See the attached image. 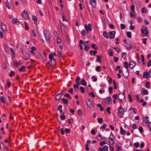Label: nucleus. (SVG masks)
<instances>
[{
    "instance_id": "e2e57ef3",
    "label": "nucleus",
    "mask_w": 151,
    "mask_h": 151,
    "mask_svg": "<svg viewBox=\"0 0 151 151\" xmlns=\"http://www.w3.org/2000/svg\"><path fill=\"white\" fill-rule=\"evenodd\" d=\"M52 61V63L53 66V65H55L56 64V60L55 59H52L51 60Z\"/></svg>"
},
{
    "instance_id": "e433bc0d",
    "label": "nucleus",
    "mask_w": 151,
    "mask_h": 151,
    "mask_svg": "<svg viewBox=\"0 0 151 151\" xmlns=\"http://www.w3.org/2000/svg\"><path fill=\"white\" fill-rule=\"evenodd\" d=\"M134 7L135 6L134 5H132L131 7V9L132 13H133L135 12Z\"/></svg>"
},
{
    "instance_id": "423d86ee",
    "label": "nucleus",
    "mask_w": 151,
    "mask_h": 151,
    "mask_svg": "<svg viewBox=\"0 0 151 151\" xmlns=\"http://www.w3.org/2000/svg\"><path fill=\"white\" fill-rule=\"evenodd\" d=\"M141 32L142 34L147 35L148 34V30L146 27L143 26L141 29Z\"/></svg>"
},
{
    "instance_id": "72a5a7b5",
    "label": "nucleus",
    "mask_w": 151,
    "mask_h": 151,
    "mask_svg": "<svg viewBox=\"0 0 151 151\" xmlns=\"http://www.w3.org/2000/svg\"><path fill=\"white\" fill-rule=\"evenodd\" d=\"M73 86L76 91L77 92L79 91V87L78 85H73Z\"/></svg>"
},
{
    "instance_id": "7ed1b4c3",
    "label": "nucleus",
    "mask_w": 151,
    "mask_h": 151,
    "mask_svg": "<svg viewBox=\"0 0 151 151\" xmlns=\"http://www.w3.org/2000/svg\"><path fill=\"white\" fill-rule=\"evenodd\" d=\"M124 109L123 108L122 106H121L118 110V116L121 118L122 117L124 114Z\"/></svg>"
},
{
    "instance_id": "09e8293b",
    "label": "nucleus",
    "mask_w": 151,
    "mask_h": 151,
    "mask_svg": "<svg viewBox=\"0 0 151 151\" xmlns=\"http://www.w3.org/2000/svg\"><path fill=\"white\" fill-rule=\"evenodd\" d=\"M108 146L107 145H105L104 147H103V150H104V151H108Z\"/></svg>"
},
{
    "instance_id": "f257e3e1",
    "label": "nucleus",
    "mask_w": 151,
    "mask_h": 151,
    "mask_svg": "<svg viewBox=\"0 0 151 151\" xmlns=\"http://www.w3.org/2000/svg\"><path fill=\"white\" fill-rule=\"evenodd\" d=\"M43 32L46 40L47 42H49L50 40V36L49 32L45 30H44Z\"/></svg>"
},
{
    "instance_id": "9b49d317",
    "label": "nucleus",
    "mask_w": 151,
    "mask_h": 151,
    "mask_svg": "<svg viewBox=\"0 0 151 151\" xmlns=\"http://www.w3.org/2000/svg\"><path fill=\"white\" fill-rule=\"evenodd\" d=\"M30 56V54L27 52H25L24 55V58L25 60H27L29 59Z\"/></svg>"
},
{
    "instance_id": "de8ad7c7",
    "label": "nucleus",
    "mask_w": 151,
    "mask_h": 151,
    "mask_svg": "<svg viewBox=\"0 0 151 151\" xmlns=\"http://www.w3.org/2000/svg\"><path fill=\"white\" fill-rule=\"evenodd\" d=\"M78 113L79 116H81L82 114V112L81 109H79L78 111Z\"/></svg>"
},
{
    "instance_id": "4c0bfd02",
    "label": "nucleus",
    "mask_w": 151,
    "mask_h": 151,
    "mask_svg": "<svg viewBox=\"0 0 151 151\" xmlns=\"http://www.w3.org/2000/svg\"><path fill=\"white\" fill-rule=\"evenodd\" d=\"M126 34H127V37L128 38H131V36H132L131 33L130 32H127Z\"/></svg>"
},
{
    "instance_id": "bb28decb",
    "label": "nucleus",
    "mask_w": 151,
    "mask_h": 151,
    "mask_svg": "<svg viewBox=\"0 0 151 151\" xmlns=\"http://www.w3.org/2000/svg\"><path fill=\"white\" fill-rule=\"evenodd\" d=\"M62 101L63 103L66 104H67L68 103V101L66 99L63 98L62 99Z\"/></svg>"
},
{
    "instance_id": "6e6d98bb",
    "label": "nucleus",
    "mask_w": 151,
    "mask_h": 151,
    "mask_svg": "<svg viewBox=\"0 0 151 151\" xmlns=\"http://www.w3.org/2000/svg\"><path fill=\"white\" fill-rule=\"evenodd\" d=\"M113 89V88L112 87H109V93H113V91H112Z\"/></svg>"
},
{
    "instance_id": "393cba45",
    "label": "nucleus",
    "mask_w": 151,
    "mask_h": 151,
    "mask_svg": "<svg viewBox=\"0 0 151 151\" xmlns=\"http://www.w3.org/2000/svg\"><path fill=\"white\" fill-rule=\"evenodd\" d=\"M12 22L14 24L16 23L17 24H18L19 23V21L17 19H12Z\"/></svg>"
},
{
    "instance_id": "6e6552de",
    "label": "nucleus",
    "mask_w": 151,
    "mask_h": 151,
    "mask_svg": "<svg viewBox=\"0 0 151 151\" xmlns=\"http://www.w3.org/2000/svg\"><path fill=\"white\" fill-rule=\"evenodd\" d=\"M125 46L128 50H131L132 48V46L130 42H128Z\"/></svg>"
},
{
    "instance_id": "0eeeda50",
    "label": "nucleus",
    "mask_w": 151,
    "mask_h": 151,
    "mask_svg": "<svg viewBox=\"0 0 151 151\" xmlns=\"http://www.w3.org/2000/svg\"><path fill=\"white\" fill-rule=\"evenodd\" d=\"M90 3L93 8L96 7V0H89Z\"/></svg>"
},
{
    "instance_id": "680f3d73",
    "label": "nucleus",
    "mask_w": 151,
    "mask_h": 151,
    "mask_svg": "<svg viewBox=\"0 0 151 151\" xmlns=\"http://www.w3.org/2000/svg\"><path fill=\"white\" fill-rule=\"evenodd\" d=\"M129 28L130 30L134 31L135 29L134 26L131 25L129 27Z\"/></svg>"
},
{
    "instance_id": "774afa93",
    "label": "nucleus",
    "mask_w": 151,
    "mask_h": 151,
    "mask_svg": "<svg viewBox=\"0 0 151 151\" xmlns=\"http://www.w3.org/2000/svg\"><path fill=\"white\" fill-rule=\"evenodd\" d=\"M147 65L148 67H149L151 65V60H149V61L148 62Z\"/></svg>"
},
{
    "instance_id": "49530a36",
    "label": "nucleus",
    "mask_w": 151,
    "mask_h": 151,
    "mask_svg": "<svg viewBox=\"0 0 151 151\" xmlns=\"http://www.w3.org/2000/svg\"><path fill=\"white\" fill-rule=\"evenodd\" d=\"M128 97L129 99V101L130 102H132V96L131 94H129L128 95Z\"/></svg>"
},
{
    "instance_id": "3c124183",
    "label": "nucleus",
    "mask_w": 151,
    "mask_h": 151,
    "mask_svg": "<svg viewBox=\"0 0 151 151\" xmlns=\"http://www.w3.org/2000/svg\"><path fill=\"white\" fill-rule=\"evenodd\" d=\"M80 89L81 90L82 93H84L85 92L84 88L82 86L80 87Z\"/></svg>"
},
{
    "instance_id": "f3484780",
    "label": "nucleus",
    "mask_w": 151,
    "mask_h": 151,
    "mask_svg": "<svg viewBox=\"0 0 151 151\" xmlns=\"http://www.w3.org/2000/svg\"><path fill=\"white\" fill-rule=\"evenodd\" d=\"M126 133V131L123 129L122 127H120V133L124 135Z\"/></svg>"
},
{
    "instance_id": "20e7f679",
    "label": "nucleus",
    "mask_w": 151,
    "mask_h": 151,
    "mask_svg": "<svg viewBox=\"0 0 151 151\" xmlns=\"http://www.w3.org/2000/svg\"><path fill=\"white\" fill-rule=\"evenodd\" d=\"M116 33V32L115 31L110 32H109V39H114L115 37Z\"/></svg>"
},
{
    "instance_id": "9d476101",
    "label": "nucleus",
    "mask_w": 151,
    "mask_h": 151,
    "mask_svg": "<svg viewBox=\"0 0 151 151\" xmlns=\"http://www.w3.org/2000/svg\"><path fill=\"white\" fill-rule=\"evenodd\" d=\"M129 65L130 68L133 69L135 66L136 63L134 61H131L129 63Z\"/></svg>"
},
{
    "instance_id": "79ce46f5",
    "label": "nucleus",
    "mask_w": 151,
    "mask_h": 151,
    "mask_svg": "<svg viewBox=\"0 0 151 151\" xmlns=\"http://www.w3.org/2000/svg\"><path fill=\"white\" fill-rule=\"evenodd\" d=\"M91 47L93 49H98V47H96V45L94 44H92L91 45Z\"/></svg>"
},
{
    "instance_id": "864d4df0",
    "label": "nucleus",
    "mask_w": 151,
    "mask_h": 151,
    "mask_svg": "<svg viewBox=\"0 0 151 151\" xmlns=\"http://www.w3.org/2000/svg\"><path fill=\"white\" fill-rule=\"evenodd\" d=\"M60 28L61 29L62 31H65V27L63 24L60 25Z\"/></svg>"
},
{
    "instance_id": "c85d7f7f",
    "label": "nucleus",
    "mask_w": 151,
    "mask_h": 151,
    "mask_svg": "<svg viewBox=\"0 0 151 151\" xmlns=\"http://www.w3.org/2000/svg\"><path fill=\"white\" fill-rule=\"evenodd\" d=\"M87 105L88 107L91 108L93 106V103L92 102H90L89 103H87Z\"/></svg>"
},
{
    "instance_id": "412c9836",
    "label": "nucleus",
    "mask_w": 151,
    "mask_h": 151,
    "mask_svg": "<svg viewBox=\"0 0 151 151\" xmlns=\"http://www.w3.org/2000/svg\"><path fill=\"white\" fill-rule=\"evenodd\" d=\"M97 53V51L96 50H91L90 51V54L91 55H92L93 54L94 55H95Z\"/></svg>"
},
{
    "instance_id": "2eb2a0df",
    "label": "nucleus",
    "mask_w": 151,
    "mask_h": 151,
    "mask_svg": "<svg viewBox=\"0 0 151 151\" xmlns=\"http://www.w3.org/2000/svg\"><path fill=\"white\" fill-rule=\"evenodd\" d=\"M106 100H107V104L110 105L112 103V101L111 100V97L110 96H108L106 98Z\"/></svg>"
},
{
    "instance_id": "c756f323",
    "label": "nucleus",
    "mask_w": 151,
    "mask_h": 151,
    "mask_svg": "<svg viewBox=\"0 0 151 151\" xmlns=\"http://www.w3.org/2000/svg\"><path fill=\"white\" fill-rule=\"evenodd\" d=\"M0 100L3 104L6 103L5 99L3 96H1L0 97Z\"/></svg>"
},
{
    "instance_id": "f8f14e48",
    "label": "nucleus",
    "mask_w": 151,
    "mask_h": 151,
    "mask_svg": "<svg viewBox=\"0 0 151 151\" xmlns=\"http://www.w3.org/2000/svg\"><path fill=\"white\" fill-rule=\"evenodd\" d=\"M149 76H150V74L147 71H145L144 73L143 76V78H147Z\"/></svg>"
},
{
    "instance_id": "a211bd4d",
    "label": "nucleus",
    "mask_w": 151,
    "mask_h": 151,
    "mask_svg": "<svg viewBox=\"0 0 151 151\" xmlns=\"http://www.w3.org/2000/svg\"><path fill=\"white\" fill-rule=\"evenodd\" d=\"M1 29L4 32H6L7 29L6 25L4 24H2L1 25Z\"/></svg>"
},
{
    "instance_id": "aec40b11",
    "label": "nucleus",
    "mask_w": 151,
    "mask_h": 151,
    "mask_svg": "<svg viewBox=\"0 0 151 151\" xmlns=\"http://www.w3.org/2000/svg\"><path fill=\"white\" fill-rule=\"evenodd\" d=\"M96 57L97 58V59H96V61L99 62H101V56H99L98 55H96Z\"/></svg>"
},
{
    "instance_id": "ddd939ff",
    "label": "nucleus",
    "mask_w": 151,
    "mask_h": 151,
    "mask_svg": "<svg viewBox=\"0 0 151 151\" xmlns=\"http://www.w3.org/2000/svg\"><path fill=\"white\" fill-rule=\"evenodd\" d=\"M141 93L142 95H147L148 94V92L147 90L144 89L141 91Z\"/></svg>"
},
{
    "instance_id": "2f4dec72",
    "label": "nucleus",
    "mask_w": 151,
    "mask_h": 151,
    "mask_svg": "<svg viewBox=\"0 0 151 151\" xmlns=\"http://www.w3.org/2000/svg\"><path fill=\"white\" fill-rule=\"evenodd\" d=\"M15 74V73L14 71L11 70L10 71V73L9 75V76L10 77H12L13 76H14Z\"/></svg>"
},
{
    "instance_id": "a878e982",
    "label": "nucleus",
    "mask_w": 151,
    "mask_h": 151,
    "mask_svg": "<svg viewBox=\"0 0 151 151\" xmlns=\"http://www.w3.org/2000/svg\"><path fill=\"white\" fill-rule=\"evenodd\" d=\"M64 114V113H63L61 114L60 116V119L62 120H64L66 118V116Z\"/></svg>"
},
{
    "instance_id": "603ef678",
    "label": "nucleus",
    "mask_w": 151,
    "mask_h": 151,
    "mask_svg": "<svg viewBox=\"0 0 151 151\" xmlns=\"http://www.w3.org/2000/svg\"><path fill=\"white\" fill-rule=\"evenodd\" d=\"M81 34L83 35L85 37L86 36V32L85 30L83 29L82 30L81 32Z\"/></svg>"
},
{
    "instance_id": "4be33fe9",
    "label": "nucleus",
    "mask_w": 151,
    "mask_h": 151,
    "mask_svg": "<svg viewBox=\"0 0 151 151\" xmlns=\"http://www.w3.org/2000/svg\"><path fill=\"white\" fill-rule=\"evenodd\" d=\"M19 71L20 72L25 71V67L24 66H22L21 68L19 69Z\"/></svg>"
},
{
    "instance_id": "13d9d810",
    "label": "nucleus",
    "mask_w": 151,
    "mask_h": 151,
    "mask_svg": "<svg viewBox=\"0 0 151 151\" xmlns=\"http://www.w3.org/2000/svg\"><path fill=\"white\" fill-rule=\"evenodd\" d=\"M67 121L70 124H71L73 123V119H68L67 120Z\"/></svg>"
},
{
    "instance_id": "bf43d9fd",
    "label": "nucleus",
    "mask_w": 151,
    "mask_h": 151,
    "mask_svg": "<svg viewBox=\"0 0 151 151\" xmlns=\"http://www.w3.org/2000/svg\"><path fill=\"white\" fill-rule=\"evenodd\" d=\"M65 131L67 133H70V129L68 128H65Z\"/></svg>"
},
{
    "instance_id": "6ab92c4d",
    "label": "nucleus",
    "mask_w": 151,
    "mask_h": 151,
    "mask_svg": "<svg viewBox=\"0 0 151 151\" xmlns=\"http://www.w3.org/2000/svg\"><path fill=\"white\" fill-rule=\"evenodd\" d=\"M32 19L35 22V24L37 25V17L35 15H33L32 16Z\"/></svg>"
},
{
    "instance_id": "a19ab883",
    "label": "nucleus",
    "mask_w": 151,
    "mask_h": 151,
    "mask_svg": "<svg viewBox=\"0 0 151 151\" xmlns=\"http://www.w3.org/2000/svg\"><path fill=\"white\" fill-rule=\"evenodd\" d=\"M146 8L143 7L141 10V12L142 13H145L146 12Z\"/></svg>"
},
{
    "instance_id": "69168bd1",
    "label": "nucleus",
    "mask_w": 151,
    "mask_h": 151,
    "mask_svg": "<svg viewBox=\"0 0 151 151\" xmlns=\"http://www.w3.org/2000/svg\"><path fill=\"white\" fill-rule=\"evenodd\" d=\"M139 142L135 143L134 144V145L137 148H138L139 147Z\"/></svg>"
},
{
    "instance_id": "0e129e2a",
    "label": "nucleus",
    "mask_w": 151,
    "mask_h": 151,
    "mask_svg": "<svg viewBox=\"0 0 151 151\" xmlns=\"http://www.w3.org/2000/svg\"><path fill=\"white\" fill-rule=\"evenodd\" d=\"M150 84L149 82H146V86L147 88H149L150 87Z\"/></svg>"
},
{
    "instance_id": "b1692460",
    "label": "nucleus",
    "mask_w": 151,
    "mask_h": 151,
    "mask_svg": "<svg viewBox=\"0 0 151 151\" xmlns=\"http://www.w3.org/2000/svg\"><path fill=\"white\" fill-rule=\"evenodd\" d=\"M120 95H121V96H123V102H125L126 100V96L125 95V93L124 92H123L122 94H119V96Z\"/></svg>"
},
{
    "instance_id": "5fc2aeb1",
    "label": "nucleus",
    "mask_w": 151,
    "mask_h": 151,
    "mask_svg": "<svg viewBox=\"0 0 151 151\" xmlns=\"http://www.w3.org/2000/svg\"><path fill=\"white\" fill-rule=\"evenodd\" d=\"M107 124L106 123L104 124L103 125L101 126V129H104L106 127H107Z\"/></svg>"
},
{
    "instance_id": "052dcab7",
    "label": "nucleus",
    "mask_w": 151,
    "mask_h": 151,
    "mask_svg": "<svg viewBox=\"0 0 151 151\" xmlns=\"http://www.w3.org/2000/svg\"><path fill=\"white\" fill-rule=\"evenodd\" d=\"M101 67L100 66H98L96 67L95 69L98 72H99L100 71V68Z\"/></svg>"
},
{
    "instance_id": "39448f33",
    "label": "nucleus",
    "mask_w": 151,
    "mask_h": 151,
    "mask_svg": "<svg viewBox=\"0 0 151 151\" xmlns=\"http://www.w3.org/2000/svg\"><path fill=\"white\" fill-rule=\"evenodd\" d=\"M22 16L25 19H29V15L25 11H24L22 13Z\"/></svg>"
},
{
    "instance_id": "5701e85b",
    "label": "nucleus",
    "mask_w": 151,
    "mask_h": 151,
    "mask_svg": "<svg viewBox=\"0 0 151 151\" xmlns=\"http://www.w3.org/2000/svg\"><path fill=\"white\" fill-rule=\"evenodd\" d=\"M61 97V96L59 94L57 95L55 97V99L56 101H59Z\"/></svg>"
},
{
    "instance_id": "cd10ccee",
    "label": "nucleus",
    "mask_w": 151,
    "mask_h": 151,
    "mask_svg": "<svg viewBox=\"0 0 151 151\" xmlns=\"http://www.w3.org/2000/svg\"><path fill=\"white\" fill-rule=\"evenodd\" d=\"M123 75L126 78H127L129 76V73H128L127 72H125L124 73H123Z\"/></svg>"
},
{
    "instance_id": "7c9ffc66",
    "label": "nucleus",
    "mask_w": 151,
    "mask_h": 151,
    "mask_svg": "<svg viewBox=\"0 0 151 151\" xmlns=\"http://www.w3.org/2000/svg\"><path fill=\"white\" fill-rule=\"evenodd\" d=\"M143 124L146 127H147L149 126L148 123L147 122V121L145 120H143Z\"/></svg>"
},
{
    "instance_id": "c03bdc74",
    "label": "nucleus",
    "mask_w": 151,
    "mask_h": 151,
    "mask_svg": "<svg viewBox=\"0 0 151 151\" xmlns=\"http://www.w3.org/2000/svg\"><path fill=\"white\" fill-rule=\"evenodd\" d=\"M121 28L122 29H125L126 27V25L123 24H120Z\"/></svg>"
},
{
    "instance_id": "8fccbe9b",
    "label": "nucleus",
    "mask_w": 151,
    "mask_h": 151,
    "mask_svg": "<svg viewBox=\"0 0 151 151\" xmlns=\"http://www.w3.org/2000/svg\"><path fill=\"white\" fill-rule=\"evenodd\" d=\"M137 22L139 23H141L143 21L142 19L140 17H137Z\"/></svg>"
},
{
    "instance_id": "ea45409f",
    "label": "nucleus",
    "mask_w": 151,
    "mask_h": 151,
    "mask_svg": "<svg viewBox=\"0 0 151 151\" xmlns=\"http://www.w3.org/2000/svg\"><path fill=\"white\" fill-rule=\"evenodd\" d=\"M97 139L99 140H101L102 139V137L101 135L99 133V134L98 135V137L96 138Z\"/></svg>"
},
{
    "instance_id": "c9c22d12",
    "label": "nucleus",
    "mask_w": 151,
    "mask_h": 151,
    "mask_svg": "<svg viewBox=\"0 0 151 151\" xmlns=\"http://www.w3.org/2000/svg\"><path fill=\"white\" fill-rule=\"evenodd\" d=\"M103 34L104 36L106 39H107L108 38V35L106 31L104 32Z\"/></svg>"
},
{
    "instance_id": "a18cd8bd",
    "label": "nucleus",
    "mask_w": 151,
    "mask_h": 151,
    "mask_svg": "<svg viewBox=\"0 0 151 151\" xmlns=\"http://www.w3.org/2000/svg\"><path fill=\"white\" fill-rule=\"evenodd\" d=\"M14 66L16 67H19V65L18 64V63L17 61H15L14 62Z\"/></svg>"
},
{
    "instance_id": "37998d69",
    "label": "nucleus",
    "mask_w": 151,
    "mask_h": 151,
    "mask_svg": "<svg viewBox=\"0 0 151 151\" xmlns=\"http://www.w3.org/2000/svg\"><path fill=\"white\" fill-rule=\"evenodd\" d=\"M64 96L68 98V99H71V97L70 96L69 94L68 93H67L65 94L64 95Z\"/></svg>"
},
{
    "instance_id": "f704fd0d",
    "label": "nucleus",
    "mask_w": 151,
    "mask_h": 151,
    "mask_svg": "<svg viewBox=\"0 0 151 151\" xmlns=\"http://www.w3.org/2000/svg\"><path fill=\"white\" fill-rule=\"evenodd\" d=\"M108 51H110L109 53V55L111 57L113 56V50L112 49H109L108 50Z\"/></svg>"
},
{
    "instance_id": "4468645a",
    "label": "nucleus",
    "mask_w": 151,
    "mask_h": 151,
    "mask_svg": "<svg viewBox=\"0 0 151 151\" xmlns=\"http://www.w3.org/2000/svg\"><path fill=\"white\" fill-rule=\"evenodd\" d=\"M115 137L112 132L111 133V134L109 137V139L111 141H113L115 139Z\"/></svg>"
},
{
    "instance_id": "4d7b16f0",
    "label": "nucleus",
    "mask_w": 151,
    "mask_h": 151,
    "mask_svg": "<svg viewBox=\"0 0 151 151\" xmlns=\"http://www.w3.org/2000/svg\"><path fill=\"white\" fill-rule=\"evenodd\" d=\"M120 97H119H119H118V98H119V100L121 102H123V96H122L121 97V95H120Z\"/></svg>"
},
{
    "instance_id": "dca6fc26",
    "label": "nucleus",
    "mask_w": 151,
    "mask_h": 151,
    "mask_svg": "<svg viewBox=\"0 0 151 151\" xmlns=\"http://www.w3.org/2000/svg\"><path fill=\"white\" fill-rule=\"evenodd\" d=\"M81 84L84 86H86L87 85L86 83L85 80L82 79L81 81Z\"/></svg>"
},
{
    "instance_id": "1a4fd4ad",
    "label": "nucleus",
    "mask_w": 151,
    "mask_h": 151,
    "mask_svg": "<svg viewBox=\"0 0 151 151\" xmlns=\"http://www.w3.org/2000/svg\"><path fill=\"white\" fill-rule=\"evenodd\" d=\"M52 63L51 60L48 62L46 64V65L48 69H49L50 68H52L53 67Z\"/></svg>"
},
{
    "instance_id": "58836bf2",
    "label": "nucleus",
    "mask_w": 151,
    "mask_h": 151,
    "mask_svg": "<svg viewBox=\"0 0 151 151\" xmlns=\"http://www.w3.org/2000/svg\"><path fill=\"white\" fill-rule=\"evenodd\" d=\"M10 51H11V52H12V56L13 57H14V56H15V54H14V50L11 48H10Z\"/></svg>"
},
{
    "instance_id": "473e14b6",
    "label": "nucleus",
    "mask_w": 151,
    "mask_h": 151,
    "mask_svg": "<svg viewBox=\"0 0 151 151\" xmlns=\"http://www.w3.org/2000/svg\"><path fill=\"white\" fill-rule=\"evenodd\" d=\"M41 55L42 58L43 60H45L46 59V58H47L46 56V55L45 53H43Z\"/></svg>"
},
{
    "instance_id": "f03ea898",
    "label": "nucleus",
    "mask_w": 151,
    "mask_h": 151,
    "mask_svg": "<svg viewBox=\"0 0 151 151\" xmlns=\"http://www.w3.org/2000/svg\"><path fill=\"white\" fill-rule=\"evenodd\" d=\"M84 27L88 33H89V32H91L92 31V26L90 23H88L87 24H85Z\"/></svg>"
},
{
    "instance_id": "338daca9",
    "label": "nucleus",
    "mask_w": 151,
    "mask_h": 151,
    "mask_svg": "<svg viewBox=\"0 0 151 151\" xmlns=\"http://www.w3.org/2000/svg\"><path fill=\"white\" fill-rule=\"evenodd\" d=\"M89 95L91 96L93 98H94L95 97V95L94 94L93 92H91L89 93Z\"/></svg>"
}]
</instances>
